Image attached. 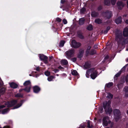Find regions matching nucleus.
<instances>
[{
  "mask_svg": "<svg viewBox=\"0 0 128 128\" xmlns=\"http://www.w3.org/2000/svg\"><path fill=\"white\" fill-rule=\"evenodd\" d=\"M81 45L80 43L79 42H76L74 40H72V41L71 46L74 48H77Z\"/></svg>",
  "mask_w": 128,
  "mask_h": 128,
  "instance_id": "nucleus-8",
  "label": "nucleus"
},
{
  "mask_svg": "<svg viewBox=\"0 0 128 128\" xmlns=\"http://www.w3.org/2000/svg\"><path fill=\"white\" fill-rule=\"evenodd\" d=\"M124 91L126 92H128V86H126L124 89Z\"/></svg>",
  "mask_w": 128,
  "mask_h": 128,
  "instance_id": "nucleus-39",
  "label": "nucleus"
},
{
  "mask_svg": "<svg viewBox=\"0 0 128 128\" xmlns=\"http://www.w3.org/2000/svg\"><path fill=\"white\" fill-rule=\"evenodd\" d=\"M4 84L3 82L1 79L0 78V87L2 86Z\"/></svg>",
  "mask_w": 128,
  "mask_h": 128,
  "instance_id": "nucleus-46",
  "label": "nucleus"
},
{
  "mask_svg": "<svg viewBox=\"0 0 128 128\" xmlns=\"http://www.w3.org/2000/svg\"><path fill=\"white\" fill-rule=\"evenodd\" d=\"M87 29L89 30H92L93 27L92 25L89 24L87 27Z\"/></svg>",
  "mask_w": 128,
  "mask_h": 128,
  "instance_id": "nucleus-25",
  "label": "nucleus"
},
{
  "mask_svg": "<svg viewBox=\"0 0 128 128\" xmlns=\"http://www.w3.org/2000/svg\"><path fill=\"white\" fill-rule=\"evenodd\" d=\"M61 63L62 64L64 65L67 64L68 63L67 60H62L61 61Z\"/></svg>",
  "mask_w": 128,
  "mask_h": 128,
  "instance_id": "nucleus-23",
  "label": "nucleus"
},
{
  "mask_svg": "<svg viewBox=\"0 0 128 128\" xmlns=\"http://www.w3.org/2000/svg\"><path fill=\"white\" fill-rule=\"evenodd\" d=\"M85 20L84 18H82L80 19L79 20V23L80 25L83 24Z\"/></svg>",
  "mask_w": 128,
  "mask_h": 128,
  "instance_id": "nucleus-19",
  "label": "nucleus"
},
{
  "mask_svg": "<svg viewBox=\"0 0 128 128\" xmlns=\"http://www.w3.org/2000/svg\"><path fill=\"white\" fill-rule=\"evenodd\" d=\"M125 22L127 24H128V20H126V21H125Z\"/></svg>",
  "mask_w": 128,
  "mask_h": 128,
  "instance_id": "nucleus-63",
  "label": "nucleus"
},
{
  "mask_svg": "<svg viewBox=\"0 0 128 128\" xmlns=\"http://www.w3.org/2000/svg\"><path fill=\"white\" fill-rule=\"evenodd\" d=\"M84 52V50H80L79 51V55H78V58H80L82 56V54Z\"/></svg>",
  "mask_w": 128,
  "mask_h": 128,
  "instance_id": "nucleus-22",
  "label": "nucleus"
},
{
  "mask_svg": "<svg viewBox=\"0 0 128 128\" xmlns=\"http://www.w3.org/2000/svg\"><path fill=\"white\" fill-rule=\"evenodd\" d=\"M115 22L116 24H118L120 23L121 22V18L120 16H119L118 18H116L115 20Z\"/></svg>",
  "mask_w": 128,
  "mask_h": 128,
  "instance_id": "nucleus-15",
  "label": "nucleus"
},
{
  "mask_svg": "<svg viewBox=\"0 0 128 128\" xmlns=\"http://www.w3.org/2000/svg\"><path fill=\"white\" fill-rule=\"evenodd\" d=\"M33 90L34 92L37 93L40 91V88L38 86H36L34 87Z\"/></svg>",
  "mask_w": 128,
  "mask_h": 128,
  "instance_id": "nucleus-12",
  "label": "nucleus"
},
{
  "mask_svg": "<svg viewBox=\"0 0 128 128\" xmlns=\"http://www.w3.org/2000/svg\"><path fill=\"white\" fill-rule=\"evenodd\" d=\"M103 108L102 107H100L99 108L98 113H102V112Z\"/></svg>",
  "mask_w": 128,
  "mask_h": 128,
  "instance_id": "nucleus-37",
  "label": "nucleus"
},
{
  "mask_svg": "<svg viewBox=\"0 0 128 128\" xmlns=\"http://www.w3.org/2000/svg\"><path fill=\"white\" fill-rule=\"evenodd\" d=\"M72 74L73 75H76L78 74V73L75 70H73L72 71Z\"/></svg>",
  "mask_w": 128,
  "mask_h": 128,
  "instance_id": "nucleus-31",
  "label": "nucleus"
},
{
  "mask_svg": "<svg viewBox=\"0 0 128 128\" xmlns=\"http://www.w3.org/2000/svg\"><path fill=\"white\" fill-rule=\"evenodd\" d=\"M10 86L13 88H16L18 86V85L15 83L12 82L10 84Z\"/></svg>",
  "mask_w": 128,
  "mask_h": 128,
  "instance_id": "nucleus-14",
  "label": "nucleus"
},
{
  "mask_svg": "<svg viewBox=\"0 0 128 128\" xmlns=\"http://www.w3.org/2000/svg\"><path fill=\"white\" fill-rule=\"evenodd\" d=\"M111 102L110 100L106 101L103 103V107L106 113L107 114H110L112 111V109L110 108Z\"/></svg>",
  "mask_w": 128,
  "mask_h": 128,
  "instance_id": "nucleus-2",
  "label": "nucleus"
},
{
  "mask_svg": "<svg viewBox=\"0 0 128 128\" xmlns=\"http://www.w3.org/2000/svg\"><path fill=\"white\" fill-rule=\"evenodd\" d=\"M23 90H24V89H20V90L19 91L20 92H21Z\"/></svg>",
  "mask_w": 128,
  "mask_h": 128,
  "instance_id": "nucleus-64",
  "label": "nucleus"
},
{
  "mask_svg": "<svg viewBox=\"0 0 128 128\" xmlns=\"http://www.w3.org/2000/svg\"><path fill=\"white\" fill-rule=\"evenodd\" d=\"M110 29V27L109 26L106 29V30L104 31V34H106Z\"/></svg>",
  "mask_w": 128,
  "mask_h": 128,
  "instance_id": "nucleus-36",
  "label": "nucleus"
},
{
  "mask_svg": "<svg viewBox=\"0 0 128 128\" xmlns=\"http://www.w3.org/2000/svg\"><path fill=\"white\" fill-rule=\"evenodd\" d=\"M61 76L62 77H66L67 75L65 74H61Z\"/></svg>",
  "mask_w": 128,
  "mask_h": 128,
  "instance_id": "nucleus-50",
  "label": "nucleus"
},
{
  "mask_svg": "<svg viewBox=\"0 0 128 128\" xmlns=\"http://www.w3.org/2000/svg\"><path fill=\"white\" fill-rule=\"evenodd\" d=\"M113 97V95L110 93H108L106 96V98H112Z\"/></svg>",
  "mask_w": 128,
  "mask_h": 128,
  "instance_id": "nucleus-33",
  "label": "nucleus"
},
{
  "mask_svg": "<svg viewBox=\"0 0 128 128\" xmlns=\"http://www.w3.org/2000/svg\"><path fill=\"white\" fill-rule=\"evenodd\" d=\"M36 70H37V71H39V70H40L39 68L38 67H37L36 68Z\"/></svg>",
  "mask_w": 128,
  "mask_h": 128,
  "instance_id": "nucleus-58",
  "label": "nucleus"
},
{
  "mask_svg": "<svg viewBox=\"0 0 128 128\" xmlns=\"http://www.w3.org/2000/svg\"><path fill=\"white\" fill-rule=\"evenodd\" d=\"M44 74L46 76H48L50 75V72L47 71L45 72Z\"/></svg>",
  "mask_w": 128,
  "mask_h": 128,
  "instance_id": "nucleus-40",
  "label": "nucleus"
},
{
  "mask_svg": "<svg viewBox=\"0 0 128 128\" xmlns=\"http://www.w3.org/2000/svg\"><path fill=\"white\" fill-rule=\"evenodd\" d=\"M6 91V89L4 88H2L0 89V94L2 95L4 94Z\"/></svg>",
  "mask_w": 128,
  "mask_h": 128,
  "instance_id": "nucleus-21",
  "label": "nucleus"
},
{
  "mask_svg": "<svg viewBox=\"0 0 128 128\" xmlns=\"http://www.w3.org/2000/svg\"><path fill=\"white\" fill-rule=\"evenodd\" d=\"M104 14L107 18H109L112 16V13L111 11L106 12L104 13Z\"/></svg>",
  "mask_w": 128,
  "mask_h": 128,
  "instance_id": "nucleus-9",
  "label": "nucleus"
},
{
  "mask_svg": "<svg viewBox=\"0 0 128 128\" xmlns=\"http://www.w3.org/2000/svg\"><path fill=\"white\" fill-rule=\"evenodd\" d=\"M86 9L84 7L82 8L80 10V12L81 14H84L86 11Z\"/></svg>",
  "mask_w": 128,
  "mask_h": 128,
  "instance_id": "nucleus-26",
  "label": "nucleus"
},
{
  "mask_svg": "<svg viewBox=\"0 0 128 128\" xmlns=\"http://www.w3.org/2000/svg\"><path fill=\"white\" fill-rule=\"evenodd\" d=\"M104 4L106 5H109L110 4V2L109 0H105L104 1Z\"/></svg>",
  "mask_w": 128,
  "mask_h": 128,
  "instance_id": "nucleus-28",
  "label": "nucleus"
},
{
  "mask_svg": "<svg viewBox=\"0 0 128 128\" xmlns=\"http://www.w3.org/2000/svg\"><path fill=\"white\" fill-rule=\"evenodd\" d=\"M24 86H31L30 82V80H27L25 81L24 83Z\"/></svg>",
  "mask_w": 128,
  "mask_h": 128,
  "instance_id": "nucleus-17",
  "label": "nucleus"
},
{
  "mask_svg": "<svg viewBox=\"0 0 128 128\" xmlns=\"http://www.w3.org/2000/svg\"><path fill=\"white\" fill-rule=\"evenodd\" d=\"M123 39L122 32H118L116 34V40L118 42L122 41Z\"/></svg>",
  "mask_w": 128,
  "mask_h": 128,
  "instance_id": "nucleus-5",
  "label": "nucleus"
},
{
  "mask_svg": "<svg viewBox=\"0 0 128 128\" xmlns=\"http://www.w3.org/2000/svg\"><path fill=\"white\" fill-rule=\"evenodd\" d=\"M127 65H126L125 66H124L121 70V71L122 72H123L124 71L126 68L127 66Z\"/></svg>",
  "mask_w": 128,
  "mask_h": 128,
  "instance_id": "nucleus-45",
  "label": "nucleus"
},
{
  "mask_svg": "<svg viewBox=\"0 0 128 128\" xmlns=\"http://www.w3.org/2000/svg\"><path fill=\"white\" fill-rule=\"evenodd\" d=\"M108 58V56L107 55L105 57L104 59V60L107 59Z\"/></svg>",
  "mask_w": 128,
  "mask_h": 128,
  "instance_id": "nucleus-57",
  "label": "nucleus"
},
{
  "mask_svg": "<svg viewBox=\"0 0 128 128\" xmlns=\"http://www.w3.org/2000/svg\"><path fill=\"white\" fill-rule=\"evenodd\" d=\"M67 1V0H61V3H63L64 2Z\"/></svg>",
  "mask_w": 128,
  "mask_h": 128,
  "instance_id": "nucleus-53",
  "label": "nucleus"
},
{
  "mask_svg": "<svg viewBox=\"0 0 128 128\" xmlns=\"http://www.w3.org/2000/svg\"><path fill=\"white\" fill-rule=\"evenodd\" d=\"M123 42L124 43L126 44L128 42V38H127L124 40V41Z\"/></svg>",
  "mask_w": 128,
  "mask_h": 128,
  "instance_id": "nucleus-47",
  "label": "nucleus"
},
{
  "mask_svg": "<svg viewBox=\"0 0 128 128\" xmlns=\"http://www.w3.org/2000/svg\"><path fill=\"white\" fill-rule=\"evenodd\" d=\"M95 22L98 24H99L102 22V20L99 19H97L95 20Z\"/></svg>",
  "mask_w": 128,
  "mask_h": 128,
  "instance_id": "nucleus-29",
  "label": "nucleus"
},
{
  "mask_svg": "<svg viewBox=\"0 0 128 128\" xmlns=\"http://www.w3.org/2000/svg\"><path fill=\"white\" fill-rule=\"evenodd\" d=\"M82 124H81L80 125L81 127H82V128H84V127L85 126V125L84 124H83V126H82Z\"/></svg>",
  "mask_w": 128,
  "mask_h": 128,
  "instance_id": "nucleus-55",
  "label": "nucleus"
},
{
  "mask_svg": "<svg viewBox=\"0 0 128 128\" xmlns=\"http://www.w3.org/2000/svg\"><path fill=\"white\" fill-rule=\"evenodd\" d=\"M58 68H59L61 69H63V68L62 67H61V66H59L58 67Z\"/></svg>",
  "mask_w": 128,
  "mask_h": 128,
  "instance_id": "nucleus-60",
  "label": "nucleus"
},
{
  "mask_svg": "<svg viewBox=\"0 0 128 128\" xmlns=\"http://www.w3.org/2000/svg\"><path fill=\"white\" fill-rule=\"evenodd\" d=\"M24 102V101L23 100L21 101L16 106L14 107L13 109L17 108L20 107L22 105V103Z\"/></svg>",
  "mask_w": 128,
  "mask_h": 128,
  "instance_id": "nucleus-13",
  "label": "nucleus"
},
{
  "mask_svg": "<svg viewBox=\"0 0 128 128\" xmlns=\"http://www.w3.org/2000/svg\"><path fill=\"white\" fill-rule=\"evenodd\" d=\"M90 73H91L90 77L93 79H94L98 76L96 70L94 68H90L87 70L86 74V77L88 78L90 76Z\"/></svg>",
  "mask_w": 128,
  "mask_h": 128,
  "instance_id": "nucleus-1",
  "label": "nucleus"
},
{
  "mask_svg": "<svg viewBox=\"0 0 128 128\" xmlns=\"http://www.w3.org/2000/svg\"><path fill=\"white\" fill-rule=\"evenodd\" d=\"M97 45H95L94 46V48H97Z\"/></svg>",
  "mask_w": 128,
  "mask_h": 128,
  "instance_id": "nucleus-59",
  "label": "nucleus"
},
{
  "mask_svg": "<svg viewBox=\"0 0 128 128\" xmlns=\"http://www.w3.org/2000/svg\"><path fill=\"white\" fill-rule=\"evenodd\" d=\"M96 53L95 50H91L89 54L91 55H92Z\"/></svg>",
  "mask_w": 128,
  "mask_h": 128,
  "instance_id": "nucleus-34",
  "label": "nucleus"
},
{
  "mask_svg": "<svg viewBox=\"0 0 128 128\" xmlns=\"http://www.w3.org/2000/svg\"><path fill=\"white\" fill-rule=\"evenodd\" d=\"M126 82H128V74L127 75L126 77Z\"/></svg>",
  "mask_w": 128,
  "mask_h": 128,
  "instance_id": "nucleus-54",
  "label": "nucleus"
},
{
  "mask_svg": "<svg viewBox=\"0 0 128 128\" xmlns=\"http://www.w3.org/2000/svg\"><path fill=\"white\" fill-rule=\"evenodd\" d=\"M76 60V58H73L72 59V61L73 62H75Z\"/></svg>",
  "mask_w": 128,
  "mask_h": 128,
  "instance_id": "nucleus-51",
  "label": "nucleus"
},
{
  "mask_svg": "<svg viewBox=\"0 0 128 128\" xmlns=\"http://www.w3.org/2000/svg\"><path fill=\"white\" fill-rule=\"evenodd\" d=\"M56 20L58 22H60L61 21V19L58 18H56Z\"/></svg>",
  "mask_w": 128,
  "mask_h": 128,
  "instance_id": "nucleus-52",
  "label": "nucleus"
},
{
  "mask_svg": "<svg viewBox=\"0 0 128 128\" xmlns=\"http://www.w3.org/2000/svg\"><path fill=\"white\" fill-rule=\"evenodd\" d=\"M62 22L64 24H66L67 22L66 20L65 19H63Z\"/></svg>",
  "mask_w": 128,
  "mask_h": 128,
  "instance_id": "nucleus-49",
  "label": "nucleus"
},
{
  "mask_svg": "<svg viewBox=\"0 0 128 128\" xmlns=\"http://www.w3.org/2000/svg\"><path fill=\"white\" fill-rule=\"evenodd\" d=\"M112 4L113 5H114L116 2V0H110Z\"/></svg>",
  "mask_w": 128,
  "mask_h": 128,
  "instance_id": "nucleus-41",
  "label": "nucleus"
},
{
  "mask_svg": "<svg viewBox=\"0 0 128 128\" xmlns=\"http://www.w3.org/2000/svg\"><path fill=\"white\" fill-rule=\"evenodd\" d=\"M74 54V50H71L66 52V57L68 58H70L73 56Z\"/></svg>",
  "mask_w": 128,
  "mask_h": 128,
  "instance_id": "nucleus-7",
  "label": "nucleus"
},
{
  "mask_svg": "<svg viewBox=\"0 0 128 128\" xmlns=\"http://www.w3.org/2000/svg\"><path fill=\"white\" fill-rule=\"evenodd\" d=\"M31 88V86H29L26 88H25L24 89V90L26 92H30Z\"/></svg>",
  "mask_w": 128,
  "mask_h": 128,
  "instance_id": "nucleus-20",
  "label": "nucleus"
},
{
  "mask_svg": "<svg viewBox=\"0 0 128 128\" xmlns=\"http://www.w3.org/2000/svg\"><path fill=\"white\" fill-rule=\"evenodd\" d=\"M3 128H10L8 126H5Z\"/></svg>",
  "mask_w": 128,
  "mask_h": 128,
  "instance_id": "nucleus-61",
  "label": "nucleus"
},
{
  "mask_svg": "<svg viewBox=\"0 0 128 128\" xmlns=\"http://www.w3.org/2000/svg\"><path fill=\"white\" fill-rule=\"evenodd\" d=\"M53 58V57L52 56H51L50 57V60L51 59H52Z\"/></svg>",
  "mask_w": 128,
  "mask_h": 128,
  "instance_id": "nucleus-62",
  "label": "nucleus"
},
{
  "mask_svg": "<svg viewBox=\"0 0 128 128\" xmlns=\"http://www.w3.org/2000/svg\"><path fill=\"white\" fill-rule=\"evenodd\" d=\"M123 34L125 36H128V28L127 27H126L124 29Z\"/></svg>",
  "mask_w": 128,
  "mask_h": 128,
  "instance_id": "nucleus-11",
  "label": "nucleus"
},
{
  "mask_svg": "<svg viewBox=\"0 0 128 128\" xmlns=\"http://www.w3.org/2000/svg\"><path fill=\"white\" fill-rule=\"evenodd\" d=\"M90 65L89 62H86L85 63L84 65V68H88L90 67Z\"/></svg>",
  "mask_w": 128,
  "mask_h": 128,
  "instance_id": "nucleus-18",
  "label": "nucleus"
},
{
  "mask_svg": "<svg viewBox=\"0 0 128 128\" xmlns=\"http://www.w3.org/2000/svg\"><path fill=\"white\" fill-rule=\"evenodd\" d=\"M120 74H121L120 72H119L118 73H117L115 75L114 78H115V77H118V76L120 75Z\"/></svg>",
  "mask_w": 128,
  "mask_h": 128,
  "instance_id": "nucleus-43",
  "label": "nucleus"
},
{
  "mask_svg": "<svg viewBox=\"0 0 128 128\" xmlns=\"http://www.w3.org/2000/svg\"><path fill=\"white\" fill-rule=\"evenodd\" d=\"M65 43V42L64 40L61 41L60 43L59 46L60 47H63Z\"/></svg>",
  "mask_w": 128,
  "mask_h": 128,
  "instance_id": "nucleus-24",
  "label": "nucleus"
},
{
  "mask_svg": "<svg viewBox=\"0 0 128 128\" xmlns=\"http://www.w3.org/2000/svg\"><path fill=\"white\" fill-rule=\"evenodd\" d=\"M54 78V76H50L48 77V80L49 81H52L53 79Z\"/></svg>",
  "mask_w": 128,
  "mask_h": 128,
  "instance_id": "nucleus-35",
  "label": "nucleus"
},
{
  "mask_svg": "<svg viewBox=\"0 0 128 128\" xmlns=\"http://www.w3.org/2000/svg\"><path fill=\"white\" fill-rule=\"evenodd\" d=\"M59 71L58 70V69H56L54 70V71L55 73H56L58 72Z\"/></svg>",
  "mask_w": 128,
  "mask_h": 128,
  "instance_id": "nucleus-56",
  "label": "nucleus"
},
{
  "mask_svg": "<svg viewBox=\"0 0 128 128\" xmlns=\"http://www.w3.org/2000/svg\"><path fill=\"white\" fill-rule=\"evenodd\" d=\"M15 96L16 97H22V95L18 93Z\"/></svg>",
  "mask_w": 128,
  "mask_h": 128,
  "instance_id": "nucleus-38",
  "label": "nucleus"
},
{
  "mask_svg": "<svg viewBox=\"0 0 128 128\" xmlns=\"http://www.w3.org/2000/svg\"><path fill=\"white\" fill-rule=\"evenodd\" d=\"M39 57L41 60L44 61V62L45 64H48V57L42 54H40Z\"/></svg>",
  "mask_w": 128,
  "mask_h": 128,
  "instance_id": "nucleus-6",
  "label": "nucleus"
},
{
  "mask_svg": "<svg viewBox=\"0 0 128 128\" xmlns=\"http://www.w3.org/2000/svg\"><path fill=\"white\" fill-rule=\"evenodd\" d=\"M118 8L120 9H121L124 6V4L121 2L119 1L117 3Z\"/></svg>",
  "mask_w": 128,
  "mask_h": 128,
  "instance_id": "nucleus-10",
  "label": "nucleus"
},
{
  "mask_svg": "<svg viewBox=\"0 0 128 128\" xmlns=\"http://www.w3.org/2000/svg\"><path fill=\"white\" fill-rule=\"evenodd\" d=\"M78 36L80 38H84V36L82 35V34H78Z\"/></svg>",
  "mask_w": 128,
  "mask_h": 128,
  "instance_id": "nucleus-48",
  "label": "nucleus"
},
{
  "mask_svg": "<svg viewBox=\"0 0 128 128\" xmlns=\"http://www.w3.org/2000/svg\"><path fill=\"white\" fill-rule=\"evenodd\" d=\"M98 15V14L94 12H92L91 14V16L92 17L96 16Z\"/></svg>",
  "mask_w": 128,
  "mask_h": 128,
  "instance_id": "nucleus-32",
  "label": "nucleus"
},
{
  "mask_svg": "<svg viewBox=\"0 0 128 128\" xmlns=\"http://www.w3.org/2000/svg\"><path fill=\"white\" fill-rule=\"evenodd\" d=\"M102 124L103 125L105 126H107L108 124H110L111 127H112L114 125L113 123L111 122V121L109 119V118L107 116H105L104 118L103 119Z\"/></svg>",
  "mask_w": 128,
  "mask_h": 128,
  "instance_id": "nucleus-3",
  "label": "nucleus"
},
{
  "mask_svg": "<svg viewBox=\"0 0 128 128\" xmlns=\"http://www.w3.org/2000/svg\"><path fill=\"white\" fill-rule=\"evenodd\" d=\"M91 47L90 46H88L86 51V55H88L89 54V51Z\"/></svg>",
  "mask_w": 128,
  "mask_h": 128,
  "instance_id": "nucleus-27",
  "label": "nucleus"
},
{
  "mask_svg": "<svg viewBox=\"0 0 128 128\" xmlns=\"http://www.w3.org/2000/svg\"><path fill=\"white\" fill-rule=\"evenodd\" d=\"M115 120L116 121L121 118L122 116L120 110L118 109H115L113 111Z\"/></svg>",
  "mask_w": 128,
  "mask_h": 128,
  "instance_id": "nucleus-4",
  "label": "nucleus"
},
{
  "mask_svg": "<svg viewBox=\"0 0 128 128\" xmlns=\"http://www.w3.org/2000/svg\"><path fill=\"white\" fill-rule=\"evenodd\" d=\"M88 123V128H92V127H91L90 126V121H88L87 122Z\"/></svg>",
  "mask_w": 128,
  "mask_h": 128,
  "instance_id": "nucleus-44",
  "label": "nucleus"
},
{
  "mask_svg": "<svg viewBox=\"0 0 128 128\" xmlns=\"http://www.w3.org/2000/svg\"><path fill=\"white\" fill-rule=\"evenodd\" d=\"M9 111V110L8 108L4 110L1 111H0V114H5L8 112Z\"/></svg>",
  "mask_w": 128,
  "mask_h": 128,
  "instance_id": "nucleus-16",
  "label": "nucleus"
},
{
  "mask_svg": "<svg viewBox=\"0 0 128 128\" xmlns=\"http://www.w3.org/2000/svg\"><path fill=\"white\" fill-rule=\"evenodd\" d=\"M123 86V85L122 84H119L118 85V87L119 88H121Z\"/></svg>",
  "mask_w": 128,
  "mask_h": 128,
  "instance_id": "nucleus-42",
  "label": "nucleus"
},
{
  "mask_svg": "<svg viewBox=\"0 0 128 128\" xmlns=\"http://www.w3.org/2000/svg\"><path fill=\"white\" fill-rule=\"evenodd\" d=\"M113 84V83L112 82H110L108 84H106V86L108 88H110L112 86Z\"/></svg>",
  "mask_w": 128,
  "mask_h": 128,
  "instance_id": "nucleus-30",
  "label": "nucleus"
}]
</instances>
